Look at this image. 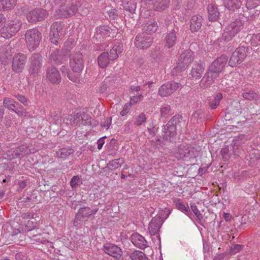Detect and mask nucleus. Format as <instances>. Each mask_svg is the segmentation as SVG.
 <instances>
[{
  "label": "nucleus",
  "instance_id": "nucleus-1",
  "mask_svg": "<svg viewBox=\"0 0 260 260\" xmlns=\"http://www.w3.org/2000/svg\"><path fill=\"white\" fill-rule=\"evenodd\" d=\"M184 124L182 121V117L180 115H175L168 121V123L164 126V132L165 135L164 138L169 141L173 140V138L176 134L177 130H181L182 124Z\"/></svg>",
  "mask_w": 260,
  "mask_h": 260
},
{
  "label": "nucleus",
  "instance_id": "nucleus-2",
  "mask_svg": "<svg viewBox=\"0 0 260 260\" xmlns=\"http://www.w3.org/2000/svg\"><path fill=\"white\" fill-rule=\"evenodd\" d=\"M193 59V52L190 49L184 50L180 55L177 65L172 71L173 74L178 75L185 71Z\"/></svg>",
  "mask_w": 260,
  "mask_h": 260
},
{
  "label": "nucleus",
  "instance_id": "nucleus-3",
  "mask_svg": "<svg viewBox=\"0 0 260 260\" xmlns=\"http://www.w3.org/2000/svg\"><path fill=\"white\" fill-rule=\"evenodd\" d=\"M243 28V24L242 21L236 19L224 28L222 35V39L226 42L232 41L237 37Z\"/></svg>",
  "mask_w": 260,
  "mask_h": 260
},
{
  "label": "nucleus",
  "instance_id": "nucleus-4",
  "mask_svg": "<svg viewBox=\"0 0 260 260\" xmlns=\"http://www.w3.org/2000/svg\"><path fill=\"white\" fill-rule=\"evenodd\" d=\"M98 208L91 209L89 207L80 208L77 211L74 220V225L78 226L91 217H94L98 212Z\"/></svg>",
  "mask_w": 260,
  "mask_h": 260
},
{
  "label": "nucleus",
  "instance_id": "nucleus-5",
  "mask_svg": "<svg viewBox=\"0 0 260 260\" xmlns=\"http://www.w3.org/2000/svg\"><path fill=\"white\" fill-rule=\"evenodd\" d=\"M25 37L27 47L29 50L31 51L39 46L42 38V34L37 28H35L27 30Z\"/></svg>",
  "mask_w": 260,
  "mask_h": 260
},
{
  "label": "nucleus",
  "instance_id": "nucleus-6",
  "mask_svg": "<svg viewBox=\"0 0 260 260\" xmlns=\"http://www.w3.org/2000/svg\"><path fill=\"white\" fill-rule=\"evenodd\" d=\"M249 48L247 45H241L233 52L229 64L232 67H237L245 59L247 55Z\"/></svg>",
  "mask_w": 260,
  "mask_h": 260
},
{
  "label": "nucleus",
  "instance_id": "nucleus-7",
  "mask_svg": "<svg viewBox=\"0 0 260 260\" xmlns=\"http://www.w3.org/2000/svg\"><path fill=\"white\" fill-rule=\"evenodd\" d=\"M174 156L178 160L182 159L186 161H190L191 159L196 157L193 148L182 145L178 146L175 149Z\"/></svg>",
  "mask_w": 260,
  "mask_h": 260
},
{
  "label": "nucleus",
  "instance_id": "nucleus-8",
  "mask_svg": "<svg viewBox=\"0 0 260 260\" xmlns=\"http://www.w3.org/2000/svg\"><path fill=\"white\" fill-rule=\"evenodd\" d=\"M64 24L62 22H55L50 27V39L51 43L57 45L61 37H63L64 31L63 30Z\"/></svg>",
  "mask_w": 260,
  "mask_h": 260
},
{
  "label": "nucleus",
  "instance_id": "nucleus-9",
  "mask_svg": "<svg viewBox=\"0 0 260 260\" xmlns=\"http://www.w3.org/2000/svg\"><path fill=\"white\" fill-rule=\"evenodd\" d=\"M42 57L39 53H33L29 58L28 72L35 76L40 73L42 67Z\"/></svg>",
  "mask_w": 260,
  "mask_h": 260
},
{
  "label": "nucleus",
  "instance_id": "nucleus-10",
  "mask_svg": "<svg viewBox=\"0 0 260 260\" xmlns=\"http://www.w3.org/2000/svg\"><path fill=\"white\" fill-rule=\"evenodd\" d=\"M70 64L73 71L80 73L84 68L83 55L80 52H73L70 56Z\"/></svg>",
  "mask_w": 260,
  "mask_h": 260
},
{
  "label": "nucleus",
  "instance_id": "nucleus-11",
  "mask_svg": "<svg viewBox=\"0 0 260 260\" xmlns=\"http://www.w3.org/2000/svg\"><path fill=\"white\" fill-rule=\"evenodd\" d=\"M182 87L181 83L176 82L174 81L168 82L161 85L158 89V94L161 96H169L177 89Z\"/></svg>",
  "mask_w": 260,
  "mask_h": 260
},
{
  "label": "nucleus",
  "instance_id": "nucleus-12",
  "mask_svg": "<svg viewBox=\"0 0 260 260\" xmlns=\"http://www.w3.org/2000/svg\"><path fill=\"white\" fill-rule=\"evenodd\" d=\"M103 250L106 254L116 260H124L122 249L116 244L110 243L105 244Z\"/></svg>",
  "mask_w": 260,
  "mask_h": 260
},
{
  "label": "nucleus",
  "instance_id": "nucleus-13",
  "mask_svg": "<svg viewBox=\"0 0 260 260\" xmlns=\"http://www.w3.org/2000/svg\"><path fill=\"white\" fill-rule=\"evenodd\" d=\"M153 37L151 35L141 33L137 36L134 43L136 47L146 49L149 48L153 43Z\"/></svg>",
  "mask_w": 260,
  "mask_h": 260
},
{
  "label": "nucleus",
  "instance_id": "nucleus-14",
  "mask_svg": "<svg viewBox=\"0 0 260 260\" xmlns=\"http://www.w3.org/2000/svg\"><path fill=\"white\" fill-rule=\"evenodd\" d=\"M48 13L46 10L41 8H36L29 12L26 15L27 20L30 22H36L44 20Z\"/></svg>",
  "mask_w": 260,
  "mask_h": 260
},
{
  "label": "nucleus",
  "instance_id": "nucleus-15",
  "mask_svg": "<svg viewBox=\"0 0 260 260\" xmlns=\"http://www.w3.org/2000/svg\"><path fill=\"white\" fill-rule=\"evenodd\" d=\"M26 56L21 53L16 54L13 58L12 69L16 73H21L24 69Z\"/></svg>",
  "mask_w": 260,
  "mask_h": 260
},
{
  "label": "nucleus",
  "instance_id": "nucleus-16",
  "mask_svg": "<svg viewBox=\"0 0 260 260\" xmlns=\"http://www.w3.org/2000/svg\"><path fill=\"white\" fill-rule=\"evenodd\" d=\"M219 75L208 68L201 79L199 86L201 88H205L213 84Z\"/></svg>",
  "mask_w": 260,
  "mask_h": 260
},
{
  "label": "nucleus",
  "instance_id": "nucleus-17",
  "mask_svg": "<svg viewBox=\"0 0 260 260\" xmlns=\"http://www.w3.org/2000/svg\"><path fill=\"white\" fill-rule=\"evenodd\" d=\"M228 60L225 55H221L214 60L209 67V69L218 75L223 70Z\"/></svg>",
  "mask_w": 260,
  "mask_h": 260
},
{
  "label": "nucleus",
  "instance_id": "nucleus-18",
  "mask_svg": "<svg viewBox=\"0 0 260 260\" xmlns=\"http://www.w3.org/2000/svg\"><path fill=\"white\" fill-rule=\"evenodd\" d=\"M21 25L20 23H16L3 26L0 30L1 36L5 39L11 38L18 31Z\"/></svg>",
  "mask_w": 260,
  "mask_h": 260
},
{
  "label": "nucleus",
  "instance_id": "nucleus-19",
  "mask_svg": "<svg viewBox=\"0 0 260 260\" xmlns=\"http://www.w3.org/2000/svg\"><path fill=\"white\" fill-rule=\"evenodd\" d=\"M87 118V114L84 112L74 113L71 115H69L66 119V123L70 124L73 126H76L78 124L84 125V122ZM65 121V120H64Z\"/></svg>",
  "mask_w": 260,
  "mask_h": 260
},
{
  "label": "nucleus",
  "instance_id": "nucleus-20",
  "mask_svg": "<svg viewBox=\"0 0 260 260\" xmlns=\"http://www.w3.org/2000/svg\"><path fill=\"white\" fill-rule=\"evenodd\" d=\"M178 31L179 28L177 27H174L171 30L168 31L165 37V47L171 48L175 45L178 40V35H177V33Z\"/></svg>",
  "mask_w": 260,
  "mask_h": 260
},
{
  "label": "nucleus",
  "instance_id": "nucleus-21",
  "mask_svg": "<svg viewBox=\"0 0 260 260\" xmlns=\"http://www.w3.org/2000/svg\"><path fill=\"white\" fill-rule=\"evenodd\" d=\"M163 222V219L159 216H156L152 218L149 222L148 228L151 235H155L158 233Z\"/></svg>",
  "mask_w": 260,
  "mask_h": 260
},
{
  "label": "nucleus",
  "instance_id": "nucleus-22",
  "mask_svg": "<svg viewBox=\"0 0 260 260\" xmlns=\"http://www.w3.org/2000/svg\"><path fill=\"white\" fill-rule=\"evenodd\" d=\"M78 10V6L72 4L69 7H61L57 11V14L61 17L68 18L75 15Z\"/></svg>",
  "mask_w": 260,
  "mask_h": 260
},
{
  "label": "nucleus",
  "instance_id": "nucleus-23",
  "mask_svg": "<svg viewBox=\"0 0 260 260\" xmlns=\"http://www.w3.org/2000/svg\"><path fill=\"white\" fill-rule=\"evenodd\" d=\"M130 240L136 247L140 249H144L147 247V242L145 238L137 233H133Z\"/></svg>",
  "mask_w": 260,
  "mask_h": 260
},
{
  "label": "nucleus",
  "instance_id": "nucleus-24",
  "mask_svg": "<svg viewBox=\"0 0 260 260\" xmlns=\"http://www.w3.org/2000/svg\"><path fill=\"white\" fill-rule=\"evenodd\" d=\"M46 76L48 80L53 84H58L61 81L60 73L54 67H50L47 69Z\"/></svg>",
  "mask_w": 260,
  "mask_h": 260
},
{
  "label": "nucleus",
  "instance_id": "nucleus-25",
  "mask_svg": "<svg viewBox=\"0 0 260 260\" xmlns=\"http://www.w3.org/2000/svg\"><path fill=\"white\" fill-rule=\"evenodd\" d=\"M64 56L61 51L58 49L52 50L49 57V62L54 65H59L63 62Z\"/></svg>",
  "mask_w": 260,
  "mask_h": 260
},
{
  "label": "nucleus",
  "instance_id": "nucleus-26",
  "mask_svg": "<svg viewBox=\"0 0 260 260\" xmlns=\"http://www.w3.org/2000/svg\"><path fill=\"white\" fill-rule=\"evenodd\" d=\"M205 69L204 63H195L193 64L191 71V75L195 79H199L201 78Z\"/></svg>",
  "mask_w": 260,
  "mask_h": 260
},
{
  "label": "nucleus",
  "instance_id": "nucleus-27",
  "mask_svg": "<svg viewBox=\"0 0 260 260\" xmlns=\"http://www.w3.org/2000/svg\"><path fill=\"white\" fill-rule=\"evenodd\" d=\"M157 24L155 21L152 20H148L143 24L142 33L152 36L157 29Z\"/></svg>",
  "mask_w": 260,
  "mask_h": 260
},
{
  "label": "nucleus",
  "instance_id": "nucleus-28",
  "mask_svg": "<svg viewBox=\"0 0 260 260\" xmlns=\"http://www.w3.org/2000/svg\"><path fill=\"white\" fill-rule=\"evenodd\" d=\"M203 19L201 16H193L190 20V28L191 32L198 31L201 27Z\"/></svg>",
  "mask_w": 260,
  "mask_h": 260
},
{
  "label": "nucleus",
  "instance_id": "nucleus-29",
  "mask_svg": "<svg viewBox=\"0 0 260 260\" xmlns=\"http://www.w3.org/2000/svg\"><path fill=\"white\" fill-rule=\"evenodd\" d=\"M207 11L209 21H215L218 20L219 16V12L216 6L213 4H210L208 6Z\"/></svg>",
  "mask_w": 260,
  "mask_h": 260
},
{
  "label": "nucleus",
  "instance_id": "nucleus-30",
  "mask_svg": "<svg viewBox=\"0 0 260 260\" xmlns=\"http://www.w3.org/2000/svg\"><path fill=\"white\" fill-rule=\"evenodd\" d=\"M111 59L108 52L102 53L98 57V63L101 68L104 69L110 63Z\"/></svg>",
  "mask_w": 260,
  "mask_h": 260
},
{
  "label": "nucleus",
  "instance_id": "nucleus-31",
  "mask_svg": "<svg viewBox=\"0 0 260 260\" xmlns=\"http://www.w3.org/2000/svg\"><path fill=\"white\" fill-rule=\"evenodd\" d=\"M173 203L177 209L184 212L186 215L189 216L191 214V212L189 209L188 205L186 204V206L185 203L183 202L181 200L175 199L173 201Z\"/></svg>",
  "mask_w": 260,
  "mask_h": 260
},
{
  "label": "nucleus",
  "instance_id": "nucleus-32",
  "mask_svg": "<svg viewBox=\"0 0 260 260\" xmlns=\"http://www.w3.org/2000/svg\"><path fill=\"white\" fill-rule=\"evenodd\" d=\"M152 8L157 11L166 10L170 6L169 0H155L152 4Z\"/></svg>",
  "mask_w": 260,
  "mask_h": 260
},
{
  "label": "nucleus",
  "instance_id": "nucleus-33",
  "mask_svg": "<svg viewBox=\"0 0 260 260\" xmlns=\"http://www.w3.org/2000/svg\"><path fill=\"white\" fill-rule=\"evenodd\" d=\"M123 51V45L122 44H117L114 45L110 50L109 57L111 61L116 59L118 55L120 54Z\"/></svg>",
  "mask_w": 260,
  "mask_h": 260
},
{
  "label": "nucleus",
  "instance_id": "nucleus-34",
  "mask_svg": "<svg viewBox=\"0 0 260 260\" xmlns=\"http://www.w3.org/2000/svg\"><path fill=\"white\" fill-rule=\"evenodd\" d=\"M223 4L226 8L232 11L239 9L241 5L240 0H223Z\"/></svg>",
  "mask_w": 260,
  "mask_h": 260
},
{
  "label": "nucleus",
  "instance_id": "nucleus-35",
  "mask_svg": "<svg viewBox=\"0 0 260 260\" xmlns=\"http://www.w3.org/2000/svg\"><path fill=\"white\" fill-rule=\"evenodd\" d=\"M14 152L17 157L22 158L30 154L31 151L26 145H22L16 148Z\"/></svg>",
  "mask_w": 260,
  "mask_h": 260
},
{
  "label": "nucleus",
  "instance_id": "nucleus-36",
  "mask_svg": "<svg viewBox=\"0 0 260 260\" xmlns=\"http://www.w3.org/2000/svg\"><path fill=\"white\" fill-rule=\"evenodd\" d=\"M116 28L114 27L113 28H112L108 25H102L99 27H98L96 29V35L98 36L99 35H106L109 33H111L112 31H114V32L116 30Z\"/></svg>",
  "mask_w": 260,
  "mask_h": 260
},
{
  "label": "nucleus",
  "instance_id": "nucleus-37",
  "mask_svg": "<svg viewBox=\"0 0 260 260\" xmlns=\"http://www.w3.org/2000/svg\"><path fill=\"white\" fill-rule=\"evenodd\" d=\"M17 0H0V11L12 9L15 6Z\"/></svg>",
  "mask_w": 260,
  "mask_h": 260
},
{
  "label": "nucleus",
  "instance_id": "nucleus-38",
  "mask_svg": "<svg viewBox=\"0 0 260 260\" xmlns=\"http://www.w3.org/2000/svg\"><path fill=\"white\" fill-rule=\"evenodd\" d=\"M3 105L5 108L12 111L16 109L17 105H19L21 107H22L18 104V102L7 97L4 99Z\"/></svg>",
  "mask_w": 260,
  "mask_h": 260
},
{
  "label": "nucleus",
  "instance_id": "nucleus-39",
  "mask_svg": "<svg viewBox=\"0 0 260 260\" xmlns=\"http://www.w3.org/2000/svg\"><path fill=\"white\" fill-rule=\"evenodd\" d=\"M124 162L123 158H119L113 159L107 164V167L109 170H113L120 168Z\"/></svg>",
  "mask_w": 260,
  "mask_h": 260
},
{
  "label": "nucleus",
  "instance_id": "nucleus-40",
  "mask_svg": "<svg viewBox=\"0 0 260 260\" xmlns=\"http://www.w3.org/2000/svg\"><path fill=\"white\" fill-rule=\"evenodd\" d=\"M74 150L71 147H64L61 148L56 151V155L59 158H64L74 153Z\"/></svg>",
  "mask_w": 260,
  "mask_h": 260
},
{
  "label": "nucleus",
  "instance_id": "nucleus-41",
  "mask_svg": "<svg viewBox=\"0 0 260 260\" xmlns=\"http://www.w3.org/2000/svg\"><path fill=\"white\" fill-rule=\"evenodd\" d=\"M128 255L132 260H148L146 255L143 252L139 250H135L131 252Z\"/></svg>",
  "mask_w": 260,
  "mask_h": 260
},
{
  "label": "nucleus",
  "instance_id": "nucleus-42",
  "mask_svg": "<svg viewBox=\"0 0 260 260\" xmlns=\"http://www.w3.org/2000/svg\"><path fill=\"white\" fill-rule=\"evenodd\" d=\"M242 97L247 100L260 101V96L253 90L243 92L242 93Z\"/></svg>",
  "mask_w": 260,
  "mask_h": 260
},
{
  "label": "nucleus",
  "instance_id": "nucleus-43",
  "mask_svg": "<svg viewBox=\"0 0 260 260\" xmlns=\"http://www.w3.org/2000/svg\"><path fill=\"white\" fill-rule=\"evenodd\" d=\"M223 95L221 93H217L213 98V99L211 100L209 102V107L211 109H215L219 105L220 101L222 99Z\"/></svg>",
  "mask_w": 260,
  "mask_h": 260
},
{
  "label": "nucleus",
  "instance_id": "nucleus-44",
  "mask_svg": "<svg viewBox=\"0 0 260 260\" xmlns=\"http://www.w3.org/2000/svg\"><path fill=\"white\" fill-rule=\"evenodd\" d=\"M123 7L125 10L131 13L134 12L136 9V3L132 0H122Z\"/></svg>",
  "mask_w": 260,
  "mask_h": 260
},
{
  "label": "nucleus",
  "instance_id": "nucleus-45",
  "mask_svg": "<svg viewBox=\"0 0 260 260\" xmlns=\"http://www.w3.org/2000/svg\"><path fill=\"white\" fill-rule=\"evenodd\" d=\"M161 118H167L172 115L171 107L169 105H164L160 108Z\"/></svg>",
  "mask_w": 260,
  "mask_h": 260
},
{
  "label": "nucleus",
  "instance_id": "nucleus-46",
  "mask_svg": "<svg viewBox=\"0 0 260 260\" xmlns=\"http://www.w3.org/2000/svg\"><path fill=\"white\" fill-rule=\"evenodd\" d=\"M82 184V180L79 176H74L70 181V185L73 189H75Z\"/></svg>",
  "mask_w": 260,
  "mask_h": 260
},
{
  "label": "nucleus",
  "instance_id": "nucleus-47",
  "mask_svg": "<svg viewBox=\"0 0 260 260\" xmlns=\"http://www.w3.org/2000/svg\"><path fill=\"white\" fill-rule=\"evenodd\" d=\"M146 117L144 113H141L136 117L134 124L136 126H140L146 121Z\"/></svg>",
  "mask_w": 260,
  "mask_h": 260
},
{
  "label": "nucleus",
  "instance_id": "nucleus-48",
  "mask_svg": "<svg viewBox=\"0 0 260 260\" xmlns=\"http://www.w3.org/2000/svg\"><path fill=\"white\" fill-rule=\"evenodd\" d=\"M0 53L4 54L6 58L11 57L12 55L11 47L9 45H8L5 48H1L0 49Z\"/></svg>",
  "mask_w": 260,
  "mask_h": 260
},
{
  "label": "nucleus",
  "instance_id": "nucleus-49",
  "mask_svg": "<svg viewBox=\"0 0 260 260\" xmlns=\"http://www.w3.org/2000/svg\"><path fill=\"white\" fill-rule=\"evenodd\" d=\"M243 247V245L240 244H233L229 250V252L232 254H235L236 253L240 251Z\"/></svg>",
  "mask_w": 260,
  "mask_h": 260
},
{
  "label": "nucleus",
  "instance_id": "nucleus-50",
  "mask_svg": "<svg viewBox=\"0 0 260 260\" xmlns=\"http://www.w3.org/2000/svg\"><path fill=\"white\" fill-rule=\"evenodd\" d=\"M190 207L192 211L193 212L196 216L198 220H201L203 218V216L198 209L197 207L194 204H190Z\"/></svg>",
  "mask_w": 260,
  "mask_h": 260
},
{
  "label": "nucleus",
  "instance_id": "nucleus-51",
  "mask_svg": "<svg viewBox=\"0 0 260 260\" xmlns=\"http://www.w3.org/2000/svg\"><path fill=\"white\" fill-rule=\"evenodd\" d=\"M13 96L15 97L20 102L22 103L24 106H27L29 102L27 99L24 95L20 94H14Z\"/></svg>",
  "mask_w": 260,
  "mask_h": 260
},
{
  "label": "nucleus",
  "instance_id": "nucleus-52",
  "mask_svg": "<svg viewBox=\"0 0 260 260\" xmlns=\"http://www.w3.org/2000/svg\"><path fill=\"white\" fill-rule=\"evenodd\" d=\"M226 111L228 114L233 115V116H238L241 113L239 109H235L233 106H230L228 107Z\"/></svg>",
  "mask_w": 260,
  "mask_h": 260
},
{
  "label": "nucleus",
  "instance_id": "nucleus-53",
  "mask_svg": "<svg viewBox=\"0 0 260 260\" xmlns=\"http://www.w3.org/2000/svg\"><path fill=\"white\" fill-rule=\"evenodd\" d=\"M112 123V117H107L106 119L104 120V121H102L101 122V127L106 128V129H108L109 128L110 125Z\"/></svg>",
  "mask_w": 260,
  "mask_h": 260
},
{
  "label": "nucleus",
  "instance_id": "nucleus-54",
  "mask_svg": "<svg viewBox=\"0 0 260 260\" xmlns=\"http://www.w3.org/2000/svg\"><path fill=\"white\" fill-rule=\"evenodd\" d=\"M98 123L99 122L97 121L92 119L90 116L87 115V118H86L85 121L84 122V125H91L93 127L96 126Z\"/></svg>",
  "mask_w": 260,
  "mask_h": 260
},
{
  "label": "nucleus",
  "instance_id": "nucleus-55",
  "mask_svg": "<svg viewBox=\"0 0 260 260\" xmlns=\"http://www.w3.org/2000/svg\"><path fill=\"white\" fill-rule=\"evenodd\" d=\"M250 161L254 164H257L260 161V153L258 151H254L250 154Z\"/></svg>",
  "mask_w": 260,
  "mask_h": 260
},
{
  "label": "nucleus",
  "instance_id": "nucleus-56",
  "mask_svg": "<svg viewBox=\"0 0 260 260\" xmlns=\"http://www.w3.org/2000/svg\"><path fill=\"white\" fill-rule=\"evenodd\" d=\"M143 99V95L140 94L138 95L133 96L130 100L129 104L131 105H133L137 103L139 101H142Z\"/></svg>",
  "mask_w": 260,
  "mask_h": 260
},
{
  "label": "nucleus",
  "instance_id": "nucleus-57",
  "mask_svg": "<svg viewBox=\"0 0 260 260\" xmlns=\"http://www.w3.org/2000/svg\"><path fill=\"white\" fill-rule=\"evenodd\" d=\"M37 226V222L28 220L26 224L25 231L29 232L34 229Z\"/></svg>",
  "mask_w": 260,
  "mask_h": 260
},
{
  "label": "nucleus",
  "instance_id": "nucleus-58",
  "mask_svg": "<svg viewBox=\"0 0 260 260\" xmlns=\"http://www.w3.org/2000/svg\"><path fill=\"white\" fill-rule=\"evenodd\" d=\"M221 154L222 155V159L224 161H226L229 158V149L228 147H225L221 149Z\"/></svg>",
  "mask_w": 260,
  "mask_h": 260
},
{
  "label": "nucleus",
  "instance_id": "nucleus-59",
  "mask_svg": "<svg viewBox=\"0 0 260 260\" xmlns=\"http://www.w3.org/2000/svg\"><path fill=\"white\" fill-rule=\"evenodd\" d=\"M131 106L132 105H131V104H129V103H126L124 105L122 110L120 113V115L122 116H124L125 115H126L128 113L131 108Z\"/></svg>",
  "mask_w": 260,
  "mask_h": 260
},
{
  "label": "nucleus",
  "instance_id": "nucleus-60",
  "mask_svg": "<svg viewBox=\"0 0 260 260\" xmlns=\"http://www.w3.org/2000/svg\"><path fill=\"white\" fill-rule=\"evenodd\" d=\"M68 78L74 82H77L79 81V77L78 74H75L71 72H67Z\"/></svg>",
  "mask_w": 260,
  "mask_h": 260
},
{
  "label": "nucleus",
  "instance_id": "nucleus-61",
  "mask_svg": "<svg viewBox=\"0 0 260 260\" xmlns=\"http://www.w3.org/2000/svg\"><path fill=\"white\" fill-rule=\"evenodd\" d=\"M74 45L75 42L72 39H68L64 43V46L68 50L72 48Z\"/></svg>",
  "mask_w": 260,
  "mask_h": 260
},
{
  "label": "nucleus",
  "instance_id": "nucleus-62",
  "mask_svg": "<svg viewBox=\"0 0 260 260\" xmlns=\"http://www.w3.org/2000/svg\"><path fill=\"white\" fill-rule=\"evenodd\" d=\"M252 42H253L255 45H260V33L257 34L252 37Z\"/></svg>",
  "mask_w": 260,
  "mask_h": 260
},
{
  "label": "nucleus",
  "instance_id": "nucleus-63",
  "mask_svg": "<svg viewBox=\"0 0 260 260\" xmlns=\"http://www.w3.org/2000/svg\"><path fill=\"white\" fill-rule=\"evenodd\" d=\"M116 12H117V11L115 9H112L109 11L108 15H109V18L111 20H114L116 18V17L117 16Z\"/></svg>",
  "mask_w": 260,
  "mask_h": 260
},
{
  "label": "nucleus",
  "instance_id": "nucleus-64",
  "mask_svg": "<svg viewBox=\"0 0 260 260\" xmlns=\"http://www.w3.org/2000/svg\"><path fill=\"white\" fill-rule=\"evenodd\" d=\"M106 138V136L103 137L98 140L97 144H98V148L99 149H101L102 148V147L105 143L104 138Z\"/></svg>",
  "mask_w": 260,
  "mask_h": 260
}]
</instances>
